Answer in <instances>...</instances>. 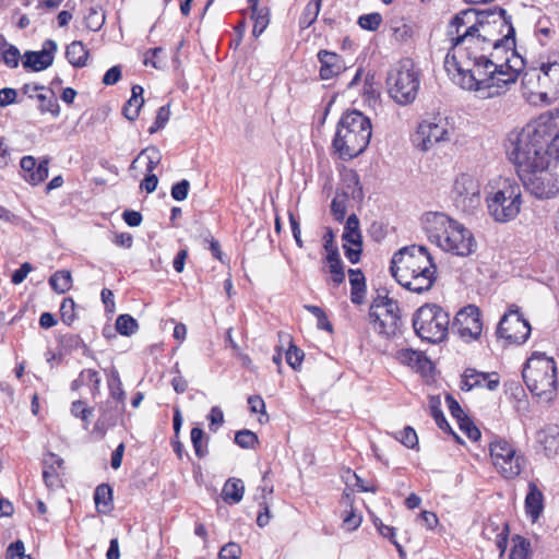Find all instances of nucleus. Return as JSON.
I'll return each instance as SVG.
<instances>
[{
  "label": "nucleus",
  "instance_id": "1",
  "mask_svg": "<svg viewBox=\"0 0 559 559\" xmlns=\"http://www.w3.org/2000/svg\"><path fill=\"white\" fill-rule=\"evenodd\" d=\"M476 17L472 10L457 13L448 26L452 46L444 59L451 80L463 90L474 91L480 98H493L506 93L524 69V60L513 50L511 57L498 63L491 52L493 45L467 26Z\"/></svg>",
  "mask_w": 559,
  "mask_h": 559
},
{
  "label": "nucleus",
  "instance_id": "2",
  "mask_svg": "<svg viewBox=\"0 0 559 559\" xmlns=\"http://www.w3.org/2000/svg\"><path fill=\"white\" fill-rule=\"evenodd\" d=\"M559 130V111H547L526 123L521 130H513L506 140V150L519 177L546 167L552 163L546 143Z\"/></svg>",
  "mask_w": 559,
  "mask_h": 559
},
{
  "label": "nucleus",
  "instance_id": "3",
  "mask_svg": "<svg viewBox=\"0 0 559 559\" xmlns=\"http://www.w3.org/2000/svg\"><path fill=\"white\" fill-rule=\"evenodd\" d=\"M436 271L432 258L424 246L404 247L391 260V272L397 283L417 294L432 287Z\"/></svg>",
  "mask_w": 559,
  "mask_h": 559
},
{
  "label": "nucleus",
  "instance_id": "4",
  "mask_svg": "<svg viewBox=\"0 0 559 559\" xmlns=\"http://www.w3.org/2000/svg\"><path fill=\"white\" fill-rule=\"evenodd\" d=\"M429 240L443 251L468 257L477 247L473 233L464 225L439 212H428L421 219Z\"/></svg>",
  "mask_w": 559,
  "mask_h": 559
},
{
  "label": "nucleus",
  "instance_id": "5",
  "mask_svg": "<svg viewBox=\"0 0 559 559\" xmlns=\"http://www.w3.org/2000/svg\"><path fill=\"white\" fill-rule=\"evenodd\" d=\"M372 134L370 119L358 110L342 115L333 140V148L342 159H352L368 146Z\"/></svg>",
  "mask_w": 559,
  "mask_h": 559
},
{
  "label": "nucleus",
  "instance_id": "6",
  "mask_svg": "<svg viewBox=\"0 0 559 559\" xmlns=\"http://www.w3.org/2000/svg\"><path fill=\"white\" fill-rule=\"evenodd\" d=\"M523 379L527 389L539 399L550 401L557 390V366L543 353L534 354L525 364Z\"/></svg>",
  "mask_w": 559,
  "mask_h": 559
},
{
  "label": "nucleus",
  "instance_id": "7",
  "mask_svg": "<svg viewBox=\"0 0 559 559\" xmlns=\"http://www.w3.org/2000/svg\"><path fill=\"white\" fill-rule=\"evenodd\" d=\"M467 26H473L472 31L485 39L487 45H493L495 50L501 47L512 49L515 44L511 17L503 9L491 11L481 17L476 15Z\"/></svg>",
  "mask_w": 559,
  "mask_h": 559
},
{
  "label": "nucleus",
  "instance_id": "8",
  "mask_svg": "<svg viewBox=\"0 0 559 559\" xmlns=\"http://www.w3.org/2000/svg\"><path fill=\"white\" fill-rule=\"evenodd\" d=\"M486 203L489 215L498 223L513 221L522 206L521 186L510 178H500L496 189L488 193Z\"/></svg>",
  "mask_w": 559,
  "mask_h": 559
},
{
  "label": "nucleus",
  "instance_id": "9",
  "mask_svg": "<svg viewBox=\"0 0 559 559\" xmlns=\"http://www.w3.org/2000/svg\"><path fill=\"white\" fill-rule=\"evenodd\" d=\"M389 95L399 105L412 104L420 87V73L411 59L401 60L386 78Z\"/></svg>",
  "mask_w": 559,
  "mask_h": 559
},
{
  "label": "nucleus",
  "instance_id": "10",
  "mask_svg": "<svg viewBox=\"0 0 559 559\" xmlns=\"http://www.w3.org/2000/svg\"><path fill=\"white\" fill-rule=\"evenodd\" d=\"M449 324V313L437 305L421 306L413 318L416 334L429 343L442 342L448 335Z\"/></svg>",
  "mask_w": 559,
  "mask_h": 559
},
{
  "label": "nucleus",
  "instance_id": "11",
  "mask_svg": "<svg viewBox=\"0 0 559 559\" xmlns=\"http://www.w3.org/2000/svg\"><path fill=\"white\" fill-rule=\"evenodd\" d=\"M489 453L496 471L506 479L518 477L525 466L524 456L504 439L492 440L489 444Z\"/></svg>",
  "mask_w": 559,
  "mask_h": 559
},
{
  "label": "nucleus",
  "instance_id": "12",
  "mask_svg": "<svg viewBox=\"0 0 559 559\" xmlns=\"http://www.w3.org/2000/svg\"><path fill=\"white\" fill-rule=\"evenodd\" d=\"M399 312L400 308L395 300L386 296H378L369 310L372 329L386 337L393 336L399 330Z\"/></svg>",
  "mask_w": 559,
  "mask_h": 559
},
{
  "label": "nucleus",
  "instance_id": "13",
  "mask_svg": "<svg viewBox=\"0 0 559 559\" xmlns=\"http://www.w3.org/2000/svg\"><path fill=\"white\" fill-rule=\"evenodd\" d=\"M524 188L537 199H551L559 193V166L555 163L520 177Z\"/></svg>",
  "mask_w": 559,
  "mask_h": 559
},
{
  "label": "nucleus",
  "instance_id": "14",
  "mask_svg": "<svg viewBox=\"0 0 559 559\" xmlns=\"http://www.w3.org/2000/svg\"><path fill=\"white\" fill-rule=\"evenodd\" d=\"M481 186L472 174L456 176L452 187V198L455 206L465 213H473L481 203Z\"/></svg>",
  "mask_w": 559,
  "mask_h": 559
},
{
  "label": "nucleus",
  "instance_id": "15",
  "mask_svg": "<svg viewBox=\"0 0 559 559\" xmlns=\"http://www.w3.org/2000/svg\"><path fill=\"white\" fill-rule=\"evenodd\" d=\"M531 325L515 306H511L498 324L497 334L509 343L523 344L530 337Z\"/></svg>",
  "mask_w": 559,
  "mask_h": 559
},
{
  "label": "nucleus",
  "instance_id": "16",
  "mask_svg": "<svg viewBox=\"0 0 559 559\" xmlns=\"http://www.w3.org/2000/svg\"><path fill=\"white\" fill-rule=\"evenodd\" d=\"M534 79H537L538 85L544 90L540 91V94H559V56L542 63L539 72L536 70L525 72L522 83L528 86Z\"/></svg>",
  "mask_w": 559,
  "mask_h": 559
},
{
  "label": "nucleus",
  "instance_id": "17",
  "mask_svg": "<svg viewBox=\"0 0 559 559\" xmlns=\"http://www.w3.org/2000/svg\"><path fill=\"white\" fill-rule=\"evenodd\" d=\"M450 140V127L445 119L423 121L417 128L415 143L423 152L429 151L435 144Z\"/></svg>",
  "mask_w": 559,
  "mask_h": 559
},
{
  "label": "nucleus",
  "instance_id": "18",
  "mask_svg": "<svg viewBox=\"0 0 559 559\" xmlns=\"http://www.w3.org/2000/svg\"><path fill=\"white\" fill-rule=\"evenodd\" d=\"M453 326L465 341L478 338L483 331L479 309L474 305H469L460 310L455 316Z\"/></svg>",
  "mask_w": 559,
  "mask_h": 559
},
{
  "label": "nucleus",
  "instance_id": "19",
  "mask_svg": "<svg viewBox=\"0 0 559 559\" xmlns=\"http://www.w3.org/2000/svg\"><path fill=\"white\" fill-rule=\"evenodd\" d=\"M57 44L52 39H47L43 49L39 51H26L23 58V67L33 71H43L49 68L55 59Z\"/></svg>",
  "mask_w": 559,
  "mask_h": 559
},
{
  "label": "nucleus",
  "instance_id": "20",
  "mask_svg": "<svg viewBox=\"0 0 559 559\" xmlns=\"http://www.w3.org/2000/svg\"><path fill=\"white\" fill-rule=\"evenodd\" d=\"M48 158H43L38 164L33 156H24L21 159V168L24 178L33 186H37L48 178Z\"/></svg>",
  "mask_w": 559,
  "mask_h": 559
},
{
  "label": "nucleus",
  "instance_id": "21",
  "mask_svg": "<svg viewBox=\"0 0 559 559\" xmlns=\"http://www.w3.org/2000/svg\"><path fill=\"white\" fill-rule=\"evenodd\" d=\"M318 60L321 63L320 78L322 80L333 79L346 70L343 58L333 51L320 50L318 52Z\"/></svg>",
  "mask_w": 559,
  "mask_h": 559
},
{
  "label": "nucleus",
  "instance_id": "22",
  "mask_svg": "<svg viewBox=\"0 0 559 559\" xmlns=\"http://www.w3.org/2000/svg\"><path fill=\"white\" fill-rule=\"evenodd\" d=\"M476 386H485L490 391L499 386V377L497 373L479 372L475 369H467L463 376L461 389L469 391Z\"/></svg>",
  "mask_w": 559,
  "mask_h": 559
},
{
  "label": "nucleus",
  "instance_id": "23",
  "mask_svg": "<svg viewBox=\"0 0 559 559\" xmlns=\"http://www.w3.org/2000/svg\"><path fill=\"white\" fill-rule=\"evenodd\" d=\"M396 358L403 365L411 367L416 372L427 373L432 369V364L423 352L403 348L396 353Z\"/></svg>",
  "mask_w": 559,
  "mask_h": 559
},
{
  "label": "nucleus",
  "instance_id": "24",
  "mask_svg": "<svg viewBox=\"0 0 559 559\" xmlns=\"http://www.w3.org/2000/svg\"><path fill=\"white\" fill-rule=\"evenodd\" d=\"M544 510V496L536 484H528V492L525 498L526 514L535 522Z\"/></svg>",
  "mask_w": 559,
  "mask_h": 559
},
{
  "label": "nucleus",
  "instance_id": "25",
  "mask_svg": "<svg viewBox=\"0 0 559 559\" xmlns=\"http://www.w3.org/2000/svg\"><path fill=\"white\" fill-rule=\"evenodd\" d=\"M337 194L345 197L348 200H361L362 189L359 185V179L356 173H349L344 176Z\"/></svg>",
  "mask_w": 559,
  "mask_h": 559
},
{
  "label": "nucleus",
  "instance_id": "26",
  "mask_svg": "<svg viewBox=\"0 0 559 559\" xmlns=\"http://www.w3.org/2000/svg\"><path fill=\"white\" fill-rule=\"evenodd\" d=\"M131 92V98L123 106V115L128 120L134 121L139 117L140 109L144 104V91L142 86L134 85L132 86Z\"/></svg>",
  "mask_w": 559,
  "mask_h": 559
},
{
  "label": "nucleus",
  "instance_id": "27",
  "mask_svg": "<svg viewBox=\"0 0 559 559\" xmlns=\"http://www.w3.org/2000/svg\"><path fill=\"white\" fill-rule=\"evenodd\" d=\"M342 239L344 242L352 246H362V236L359 227V219L356 214H352L347 217L344 226Z\"/></svg>",
  "mask_w": 559,
  "mask_h": 559
},
{
  "label": "nucleus",
  "instance_id": "28",
  "mask_svg": "<svg viewBox=\"0 0 559 559\" xmlns=\"http://www.w3.org/2000/svg\"><path fill=\"white\" fill-rule=\"evenodd\" d=\"M349 283L352 286L350 299L353 304L360 305L366 293L365 276L360 270H349Z\"/></svg>",
  "mask_w": 559,
  "mask_h": 559
},
{
  "label": "nucleus",
  "instance_id": "29",
  "mask_svg": "<svg viewBox=\"0 0 559 559\" xmlns=\"http://www.w3.org/2000/svg\"><path fill=\"white\" fill-rule=\"evenodd\" d=\"M141 160H145L147 173L153 174L154 169L162 160V153L157 147L148 146L139 153L135 159L131 163L130 168L135 169L136 164Z\"/></svg>",
  "mask_w": 559,
  "mask_h": 559
},
{
  "label": "nucleus",
  "instance_id": "30",
  "mask_svg": "<svg viewBox=\"0 0 559 559\" xmlns=\"http://www.w3.org/2000/svg\"><path fill=\"white\" fill-rule=\"evenodd\" d=\"M66 57L72 66L82 68L86 64L88 50L82 41L75 40L67 47Z\"/></svg>",
  "mask_w": 559,
  "mask_h": 559
},
{
  "label": "nucleus",
  "instance_id": "31",
  "mask_svg": "<svg viewBox=\"0 0 559 559\" xmlns=\"http://www.w3.org/2000/svg\"><path fill=\"white\" fill-rule=\"evenodd\" d=\"M341 502L348 508L345 510V515L343 518L345 528L348 531L356 530L361 523V515L357 514L354 510L352 493L344 491Z\"/></svg>",
  "mask_w": 559,
  "mask_h": 559
},
{
  "label": "nucleus",
  "instance_id": "32",
  "mask_svg": "<svg viewBox=\"0 0 559 559\" xmlns=\"http://www.w3.org/2000/svg\"><path fill=\"white\" fill-rule=\"evenodd\" d=\"M94 500L98 512L108 513L112 508V490L109 485L102 484L96 487Z\"/></svg>",
  "mask_w": 559,
  "mask_h": 559
},
{
  "label": "nucleus",
  "instance_id": "33",
  "mask_svg": "<svg viewBox=\"0 0 559 559\" xmlns=\"http://www.w3.org/2000/svg\"><path fill=\"white\" fill-rule=\"evenodd\" d=\"M245 492V486L241 479L230 478L223 488V498L225 501L238 503L241 501Z\"/></svg>",
  "mask_w": 559,
  "mask_h": 559
},
{
  "label": "nucleus",
  "instance_id": "34",
  "mask_svg": "<svg viewBox=\"0 0 559 559\" xmlns=\"http://www.w3.org/2000/svg\"><path fill=\"white\" fill-rule=\"evenodd\" d=\"M49 284L56 293H67L72 287V276L70 271L61 270L55 272L49 278Z\"/></svg>",
  "mask_w": 559,
  "mask_h": 559
},
{
  "label": "nucleus",
  "instance_id": "35",
  "mask_svg": "<svg viewBox=\"0 0 559 559\" xmlns=\"http://www.w3.org/2000/svg\"><path fill=\"white\" fill-rule=\"evenodd\" d=\"M190 437L195 455L199 459L205 457L209 453V450L207 438L204 440V431L199 427H194L191 429Z\"/></svg>",
  "mask_w": 559,
  "mask_h": 559
},
{
  "label": "nucleus",
  "instance_id": "36",
  "mask_svg": "<svg viewBox=\"0 0 559 559\" xmlns=\"http://www.w3.org/2000/svg\"><path fill=\"white\" fill-rule=\"evenodd\" d=\"M139 329L138 321L130 314H120L116 320V330L119 334L130 336Z\"/></svg>",
  "mask_w": 559,
  "mask_h": 559
},
{
  "label": "nucleus",
  "instance_id": "37",
  "mask_svg": "<svg viewBox=\"0 0 559 559\" xmlns=\"http://www.w3.org/2000/svg\"><path fill=\"white\" fill-rule=\"evenodd\" d=\"M110 402L108 401L105 407L102 408V415L98 419V424L102 426H114L117 423L118 417L121 415L123 407L119 405H115L110 407Z\"/></svg>",
  "mask_w": 559,
  "mask_h": 559
},
{
  "label": "nucleus",
  "instance_id": "38",
  "mask_svg": "<svg viewBox=\"0 0 559 559\" xmlns=\"http://www.w3.org/2000/svg\"><path fill=\"white\" fill-rule=\"evenodd\" d=\"M321 9V0L310 1L300 17V25L306 28L314 23Z\"/></svg>",
  "mask_w": 559,
  "mask_h": 559
},
{
  "label": "nucleus",
  "instance_id": "39",
  "mask_svg": "<svg viewBox=\"0 0 559 559\" xmlns=\"http://www.w3.org/2000/svg\"><path fill=\"white\" fill-rule=\"evenodd\" d=\"M512 542L509 559H528L530 542L519 535L514 536Z\"/></svg>",
  "mask_w": 559,
  "mask_h": 559
},
{
  "label": "nucleus",
  "instance_id": "40",
  "mask_svg": "<svg viewBox=\"0 0 559 559\" xmlns=\"http://www.w3.org/2000/svg\"><path fill=\"white\" fill-rule=\"evenodd\" d=\"M36 98L40 102L39 110L41 112H50L55 117L59 116L60 107L53 93L50 97H47L45 94H38Z\"/></svg>",
  "mask_w": 559,
  "mask_h": 559
},
{
  "label": "nucleus",
  "instance_id": "41",
  "mask_svg": "<svg viewBox=\"0 0 559 559\" xmlns=\"http://www.w3.org/2000/svg\"><path fill=\"white\" fill-rule=\"evenodd\" d=\"M323 248L326 251L325 260L340 258L338 248L335 245V235L330 227H326L323 235Z\"/></svg>",
  "mask_w": 559,
  "mask_h": 559
},
{
  "label": "nucleus",
  "instance_id": "42",
  "mask_svg": "<svg viewBox=\"0 0 559 559\" xmlns=\"http://www.w3.org/2000/svg\"><path fill=\"white\" fill-rule=\"evenodd\" d=\"M348 202V199L336 193L331 204V212L335 221L340 223L344 221L347 212Z\"/></svg>",
  "mask_w": 559,
  "mask_h": 559
},
{
  "label": "nucleus",
  "instance_id": "43",
  "mask_svg": "<svg viewBox=\"0 0 559 559\" xmlns=\"http://www.w3.org/2000/svg\"><path fill=\"white\" fill-rule=\"evenodd\" d=\"M334 284L340 285L345 281V271L341 258L325 260Z\"/></svg>",
  "mask_w": 559,
  "mask_h": 559
},
{
  "label": "nucleus",
  "instance_id": "44",
  "mask_svg": "<svg viewBox=\"0 0 559 559\" xmlns=\"http://www.w3.org/2000/svg\"><path fill=\"white\" fill-rule=\"evenodd\" d=\"M235 442L243 449H252L258 443V436L251 430H239L235 435Z\"/></svg>",
  "mask_w": 559,
  "mask_h": 559
},
{
  "label": "nucleus",
  "instance_id": "45",
  "mask_svg": "<svg viewBox=\"0 0 559 559\" xmlns=\"http://www.w3.org/2000/svg\"><path fill=\"white\" fill-rule=\"evenodd\" d=\"M110 397L116 402V405L124 406V391L119 376L116 373L109 382Z\"/></svg>",
  "mask_w": 559,
  "mask_h": 559
},
{
  "label": "nucleus",
  "instance_id": "46",
  "mask_svg": "<svg viewBox=\"0 0 559 559\" xmlns=\"http://www.w3.org/2000/svg\"><path fill=\"white\" fill-rule=\"evenodd\" d=\"M71 414L81 418L85 423V428L90 424V417L93 415V408L87 407L83 401H74L71 405Z\"/></svg>",
  "mask_w": 559,
  "mask_h": 559
},
{
  "label": "nucleus",
  "instance_id": "47",
  "mask_svg": "<svg viewBox=\"0 0 559 559\" xmlns=\"http://www.w3.org/2000/svg\"><path fill=\"white\" fill-rule=\"evenodd\" d=\"M60 314L63 323L71 325L76 316H75V304L72 298H66L63 299L61 306H60Z\"/></svg>",
  "mask_w": 559,
  "mask_h": 559
},
{
  "label": "nucleus",
  "instance_id": "48",
  "mask_svg": "<svg viewBox=\"0 0 559 559\" xmlns=\"http://www.w3.org/2000/svg\"><path fill=\"white\" fill-rule=\"evenodd\" d=\"M382 22L380 13H369L359 16L358 25L368 31H377Z\"/></svg>",
  "mask_w": 559,
  "mask_h": 559
},
{
  "label": "nucleus",
  "instance_id": "49",
  "mask_svg": "<svg viewBox=\"0 0 559 559\" xmlns=\"http://www.w3.org/2000/svg\"><path fill=\"white\" fill-rule=\"evenodd\" d=\"M305 354L294 344H290L286 352V361L294 369L297 370L304 360Z\"/></svg>",
  "mask_w": 559,
  "mask_h": 559
},
{
  "label": "nucleus",
  "instance_id": "50",
  "mask_svg": "<svg viewBox=\"0 0 559 559\" xmlns=\"http://www.w3.org/2000/svg\"><path fill=\"white\" fill-rule=\"evenodd\" d=\"M374 523V526L377 527L378 532L385 538H389L393 544L394 546L397 548L400 554H403V548L402 546L394 539V536H395V528L392 527V526H389V525H385L382 523L381 520L379 519H376L373 521Z\"/></svg>",
  "mask_w": 559,
  "mask_h": 559
},
{
  "label": "nucleus",
  "instance_id": "51",
  "mask_svg": "<svg viewBox=\"0 0 559 559\" xmlns=\"http://www.w3.org/2000/svg\"><path fill=\"white\" fill-rule=\"evenodd\" d=\"M4 45L8 46L2 52L4 63L10 68H16L20 62L19 49L15 46L9 45L7 43H4Z\"/></svg>",
  "mask_w": 559,
  "mask_h": 559
},
{
  "label": "nucleus",
  "instance_id": "52",
  "mask_svg": "<svg viewBox=\"0 0 559 559\" xmlns=\"http://www.w3.org/2000/svg\"><path fill=\"white\" fill-rule=\"evenodd\" d=\"M190 189V182L187 179H182L181 181L175 183L171 187V197L176 201H183L188 197V192Z\"/></svg>",
  "mask_w": 559,
  "mask_h": 559
},
{
  "label": "nucleus",
  "instance_id": "53",
  "mask_svg": "<svg viewBox=\"0 0 559 559\" xmlns=\"http://www.w3.org/2000/svg\"><path fill=\"white\" fill-rule=\"evenodd\" d=\"M457 421L460 429L464 431L471 440L476 441L480 437L479 429L469 420L467 416Z\"/></svg>",
  "mask_w": 559,
  "mask_h": 559
},
{
  "label": "nucleus",
  "instance_id": "54",
  "mask_svg": "<svg viewBox=\"0 0 559 559\" xmlns=\"http://www.w3.org/2000/svg\"><path fill=\"white\" fill-rule=\"evenodd\" d=\"M173 372L175 373V377L173 378L171 380V386L173 389L181 394V393H185L187 388H188V382L187 380L181 376V371L179 369V366L178 364H176L174 366V369H173Z\"/></svg>",
  "mask_w": 559,
  "mask_h": 559
},
{
  "label": "nucleus",
  "instance_id": "55",
  "mask_svg": "<svg viewBox=\"0 0 559 559\" xmlns=\"http://www.w3.org/2000/svg\"><path fill=\"white\" fill-rule=\"evenodd\" d=\"M252 19L255 22L253 26V35L259 36L269 23L267 15L264 13L263 9H258V13L255 15L252 12Z\"/></svg>",
  "mask_w": 559,
  "mask_h": 559
},
{
  "label": "nucleus",
  "instance_id": "56",
  "mask_svg": "<svg viewBox=\"0 0 559 559\" xmlns=\"http://www.w3.org/2000/svg\"><path fill=\"white\" fill-rule=\"evenodd\" d=\"M400 441L407 448L414 449L418 443V438L416 431L412 427H405L403 431H401Z\"/></svg>",
  "mask_w": 559,
  "mask_h": 559
},
{
  "label": "nucleus",
  "instance_id": "57",
  "mask_svg": "<svg viewBox=\"0 0 559 559\" xmlns=\"http://www.w3.org/2000/svg\"><path fill=\"white\" fill-rule=\"evenodd\" d=\"M241 554V548L236 543H228L219 551L221 559H237Z\"/></svg>",
  "mask_w": 559,
  "mask_h": 559
},
{
  "label": "nucleus",
  "instance_id": "58",
  "mask_svg": "<svg viewBox=\"0 0 559 559\" xmlns=\"http://www.w3.org/2000/svg\"><path fill=\"white\" fill-rule=\"evenodd\" d=\"M24 549L25 547L22 540L12 543L7 549L5 559H25L26 556L24 554Z\"/></svg>",
  "mask_w": 559,
  "mask_h": 559
},
{
  "label": "nucleus",
  "instance_id": "59",
  "mask_svg": "<svg viewBox=\"0 0 559 559\" xmlns=\"http://www.w3.org/2000/svg\"><path fill=\"white\" fill-rule=\"evenodd\" d=\"M210 425L209 428L211 431L216 432L217 428L224 423V414L223 411L218 406L212 407L210 415Z\"/></svg>",
  "mask_w": 559,
  "mask_h": 559
},
{
  "label": "nucleus",
  "instance_id": "60",
  "mask_svg": "<svg viewBox=\"0 0 559 559\" xmlns=\"http://www.w3.org/2000/svg\"><path fill=\"white\" fill-rule=\"evenodd\" d=\"M248 405L252 413H260L265 417V420L269 419V416L265 413V403L263 399L259 395H252L248 397Z\"/></svg>",
  "mask_w": 559,
  "mask_h": 559
},
{
  "label": "nucleus",
  "instance_id": "61",
  "mask_svg": "<svg viewBox=\"0 0 559 559\" xmlns=\"http://www.w3.org/2000/svg\"><path fill=\"white\" fill-rule=\"evenodd\" d=\"M33 271V265L28 262H24L20 269H17L16 271H14V273L12 274V277H11V282L14 284V285H19L21 283L24 282V280L26 278V276Z\"/></svg>",
  "mask_w": 559,
  "mask_h": 559
},
{
  "label": "nucleus",
  "instance_id": "62",
  "mask_svg": "<svg viewBox=\"0 0 559 559\" xmlns=\"http://www.w3.org/2000/svg\"><path fill=\"white\" fill-rule=\"evenodd\" d=\"M17 92L12 87H4L0 90V107H7L16 103Z\"/></svg>",
  "mask_w": 559,
  "mask_h": 559
},
{
  "label": "nucleus",
  "instance_id": "63",
  "mask_svg": "<svg viewBox=\"0 0 559 559\" xmlns=\"http://www.w3.org/2000/svg\"><path fill=\"white\" fill-rule=\"evenodd\" d=\"M445 401L448 403L451 415L456 418V420H462V418L466 417L465 413L461 408L459 402L450 394L445 395Z\"/></svg>",
  "mask_w": 559,
  "mask_h": 559
},
{
  "label": "nucleus",
  "instance_id": "64",
  "mask_svg": "<svg viewBox=\"0 0 559 559\" xmlns=\"http://www.w3.org/2000/svg\"><path fill=\"white\" fill-rule=\"evenodd\" d=\"M343 249L345 251V257L349 260L350 263L355 264L360 260L362 246H352L344 242Z\"/></svg>",
  "mask_w": 559,
  "mask_h": 559
}]
</instances>
